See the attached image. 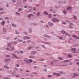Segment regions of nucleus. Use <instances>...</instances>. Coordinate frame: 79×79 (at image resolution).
Returning a JSON list of instances; mask_svg holds the SVG:
<instances>
[{"label":"nucleus","mask_w":79,"mask_h":79,"mask_svg":"<svg viewBox=\"0 0 79 79\" xmlns=\"http://www.w3.org/2000/svg\"><path fill=\"white\" fill-rule=\"evenodd\" d=\"M6 57H7V58H9V57H10V55H6Z\"/></svg>","instance_id":"obj_33"},{"label":"nucleus","mask_w":79,"mask_h":79,"mask_svg":"<svg viewBox=\"0 0 79 79\" xmlns=\"http://www.w3.org/2000/svg\"><path fill=\"white\" fill-rule=\"evenodd\" d=\"M11 47V44L9 43L7 45V47Z\"/></svg>","instance_id":"obj_26"},{"label":"nucleus","mask_w":79,"mask_h":79,"mask_svg":"<svg viewBox=\"0 0 79 79\" xmlns=\"http://www.w3.org/2000/svg\"><path fill=\"white\" fill-rule=\"evenodd\" d=\"M58 59L60 60H63V58L61 57H59L58 58Z\"/></svg>","instance_id":"obj_23"},{"label":"nucleus","mask_w":79,"mask_h":79,"mask_svg":"<svg viewBox=\"0 0 79 79\" xmlns=\"http://www.w3.org/2000/svg\"><path fill=\"white\" fill-rule=\"evenodd\" d=\"M12 2L13 3H15L16 2V0H13Z\"/></svg>","instance_id":"obj_51"},{"label":"nucleus","mask_w":79,"mask_h":79,"mask_svg":"<svg viewBox=\"0 0 79 79\" xmlns=\"http://www.w3.org/2000/svg\"><path fill=\"white\" fill-rule=\"evenodd\" d=\"M71 50L72 51H76V48H72Z\"/></svg>","instance_id":"obj_21"},{"label":"nucleus","mask_w":79,"mask_h":79,"mask_svg":"<svg viewBox=\"0 0 79 79\" xmlns=\"http://www.w3.org/2000/svg\"><path fill=\"white\" fill-rule=\"evenodd\" d=\"M58 3L60 5H61V4H62V2L61 1H59Z\"/></svg>","instance_id":"obj_27"},{"label":"nucleus","mask_w":79,"mask_h":79,"mask_svg":"<svg viewBox=\"0 0 79 79\" xmlns=\"http://www.w3.org/2000/svg\"><path fill=\"white\" fill-rule=\"evenodd\" d=\"M59 39L60 40H63V38H62V37H60L59 38Z\"/></svg>","instance_id":"obj_52"},{"label":"nucleus","mask_w":79,"mask_h":79,"mask_svg":"<svg viewBox=\"0 0 79 79\" xmlns=\"http://www.w3.org/2000/svg\"><path fill=\"white\" fill-rule=\"evenodd\" d=\"M73 23H70V25H69V28H71V29H73Z\"/></svg>","instance_id":"obj_7"},{"label":"nucleus","mask_w":79,"mask_h":79,"mask_svg":"<svg viewBox=\"0 0 79 79\" xmlns=\"http://www.w3.org/2000/svg\"><path fill=\"white\" fill-rule=\"evenodd\" d=\"M23 11V9L21 8H19L18 9V11Z\"/></svg>","instance_id":"obj_12"},{"label":"nucleus","mask_w":79,"mask_h":79,"mask_svg":"<svg viewBox=\"0 0 79 79\" xmlns=\"http://www.w3.org/2000/svg\"><path fill=\"white\" fill-rule=\"evenodd\" d=\"M71 7H68L67 10H71Z\"/></svg>","instance_id":"obj_38"},{"label":"nucleus","mask_w":79,"mask_h":79,"mask_svg":"<svg viewBox=\"0 0 79 79\" xmlns=\"http://www.w3.org/2000/svg\"><path fill=\"white\" fill-rule=\"evenodd\" d=\"M23 61H24V62H25L27 64H30V62L28 59H24Z\"/></svg>","instance_id":"obj_2"},{"label":"nucleus","mask_w":79,"mask_h":79,"mask_svg":"<svg viewBox=\"0 0 79 79\" xmlns=\"http://www.w3.org/2000/svg\"><path fill=\"white\" fill-rule=\"evenodd\" d=\"M76 64H77V65H79V62H77V63H76Z\"/></svg>","instance_id":"obj_61"},{"label":"nucleus","mask_w":79,"mask_h":79,"mask_svg":"<svg viewBox=\"0 0 79 79\" xmlns=\"http://www.w3.org/2000/svg\"><path fill=\"white\" fill-rule=\"evenodd\" d=\"M70 60H65L64 61V63H68L69 62H70Z\"/></svg>","instance_id":"obj_13"},{"label":"nucleus","mask_w":79,"mask_h":79,"mask_svg":"<svg viewBox=\"0 0 79 79\" xmlns=\"http://www.w3.org/2000/svg\"><path fill=\"white\" fill-rule=\"evenodd\" d=\"M31 42V40H29L27 41V43H28V44H29V43H30Z\"/></svg>","instance_id":"obj_34"},{"label":"nucleus","mask_w":79,"mask_h":79,"mask_svg":"<svg viewBox=\"0 0 79 79\" xmlns=\"http://www.w3.org/2000/svg\"><path fill=\"white\" fill-rule=\"evenodd\" d=\"M15 14L16 15H20V13L18 12H16Z\"/></svg>","instance_id":"obj_30"},{"label":"nucleus","mask_w":79,"mask_h":79,"mask_svg":"<svg viewBox=\"0 0 79 79\" xmlns=\"http://www.w3.org/2000/svg\"><path fill=\"white\" fill-rule=\"evenodd\" d=\"M18 37H16L14 38V40H16V39H18Z\"/></svg>","instance_id":"obj_48"},{"label":"nucleus","mask_w":79,"mask_h":79,"mask_svg":"<svg viewBox=\"0 0 79 79\" xmlns=\"http://www.w3.org/2000/svg\"><path fill=\"white\" fill-rule=\"evenodd\" d=\"M18 42H23V40H18Z\"/></svg>","instance_id":"obj_37"},{"label":"nucleus","mask_w":79,"mask_h":79,"mask_svg":"<svg viewBox=\"0 0 79 79\" xmlns=\"http://www.w3.org/2000/svg\"><path fill=\"white\" fill-rule=\"evenodd\" d=\"M56 76H60V74H59L56 73Z\"/></svg>","instance_id":"obj_49"},{"label":"nucleus","mask_w":79,"mask_h":79,"mask_svg":"<svg viewBox=\"0 0 79 79\" xmlns=\"http://www.w3.org/2000/svg\"><path fill=\"white\" fill-rule=\"evenodd\" d=\"M62 23L63 24H66V23L65 22H62Z\"/></svg>","instance_id":"obj_62"},{"label":"nucleus","mask_w":79,"mask_h":79,"mask_svg":"<svg viewBox=\"0 0 79 79\" xmlns=\"http://www.w3.org/2000/svg\"><path fill=\"white\" fill-rule=\"evenodd\" d=\"M13 55V56H14L15 57V58H16V59H19V57H17V56H16V55L14 54H12Z\"/></svg>","instance_id":"obj_14"},{"label":"nucleus","mask_w":79,"mask_h":79,"mask_svg":"<svg viewBox=\"0 0 79 79\" xmlns=\"http://www.w3.org/2000/svg\"><path fill=\"white\" fill-rule=\"evenodd\" d=\"M4 67L5 68H6V69H9V67H8V66L7 65H4Z\"/></svg>","instance_id":"obj_24"},{"label":"nucleus","mask_w":79,"mask_h":79,"mask_svg":"<svg viewBox=\"0 0 79 79\" xmlns=\"http://www.w3.org/2000/svg\"><path fill=\"white\" fill-rule=\"evenodd\" d=\"M72 37H74L75 38H76V39H79V37H77V36L75 35H72Z\"/></svg>","instance_id":"obj_10"},{"label":"nucleus","mask_w":79,"mask_h":79,"mask_svg":"<svg viewBox=\"0 0 79 79\" xmlns=\"http://www.w3.org/2000/svg\"><path fill=\"white\" fill-rule=\"evenodd\" d=\"M0 11H2V10H3V8L0 7Z\"/></svg>","instance_id":"obj_43"},{"label":"nucleus","mask_w":79,"mask_h":79,"mask_svg":"<svg viewBox=\"0 0 79 79\" xmlns=\"http://www.w3.org/2000/svg\"><path fill=\"white\" fill-rule=\"evenodd\" d=\"M78 75H79V74L77 75H76V73L75 74L74 73H73V76H72V77H75V76H78Z\"/></svg>","instance_id":"obj_9"},{"label":"nucleus","mask_w":79,"mask_h":79,"mask_svg":"<svg viewBox=\"0 0 79 79\" xmlns=\"http://www.w3.org/2000/svg\"><path fill=\"white\" fill-rule=\"evenodd\" d=\"M4 61L6 63H8V62H9L10 61H11V59H5Z\"/></svg>","instance_id":"obj_3"},{"label":"nucleus","mask_w":79,"mask_h":79,"mask_svg":"<svg viewBox=\"0 0 79 79\" xmlns=\"http://www.w3.org/2000/svg\"><path fill=\"white\" fill-rule=\"evenodd\" d=\"M44 15H48V13L46 11H45L44 12Z\"/></svg>","instance_id":"obj_22"},{"label":"nucleus","mask_w":79,"mask_h":79,"mask_svg":"<svg viewBox=\"0 0 79 79\" xmlns=\"http://www.w3.org/2000/svg\"><path fill=\"white\" fill-rule=\"evenodd\" d=\"M3 13H4V12H1L0 14V16L1 14H3Z\"/></svg>","instance_id":"obj_57"},{"label":"nucleus","mask_w":79,"mask_h":79,"mask_svg":"<svg viewBox=\"0 0 79 79\" xmlns=\"http://www.w3.org/2000/svg\"><path fill=\"white\" fill-rule=\"evenodd\" d=\"M3 32H5V31H6V29L3 28Z\"/></svg>","instance_id":"obj_47"},{"label":"nucleus","mask_w":79,"mask_h":79,"mask_svg":"<svg viewBox=\"0 0 79 79\" xmlns=\"http://www.w3.org/2000/svg\"><path fill=\"white\" fill-rule=\"evenodd\" d=\"M18 44V42H15L14 43V44Z\"/></svg>","instance_id":"obj_54"},{"label":"nucleus","mask_w":79,"mask_h":79,"mask_svg":"<svg viewBox=\"0 0 79 79\" xmlns=\"http://www.w3.org/2000/svg\"><path fill=\"white\" fill-rule=\"evenodd\" d=\"M24 8H27V6H24Z\"/></svg>","instance_id":"obj_63"},{"label":"nucleus","mask_w":79,"mask_h":79,"mask_svg":"<svg viewBox=\"0 0 79 79\" xmlns=\"http://www.w3.org/2000/svg\"><path fill=\"white\" fill-rule=\"evenodd\" d=\"M12 26L13 27H16V25H15L13 24H12Z\"/></svg>","instance_id":"obj_35"},{"label":"nucleus","mask_w":79,"mask_h":79,"mask_svg":"<svg viewBox=\"0 0 79 79\" xmlns=\"http://www.w3.org/2000/svg\"><path fill=\"white\" fill-rule=\"evenodd\" d=\"M15 49V48L14 47H12L10 48V51H13V50Z\"/></svg>","instance_id":"obj_20"},{"label":"nucleus","mask_w":79,"mask_h":79,"mask_svg":"<svg viewBox=\"0 0 79 79\" xmlns=\"http://www.w3.org/2000/svg\"><path fill=\"white\" fill-rule=\"evenodd\" d=\"M31 16H34V15H32V14H30L28 15L27 18H28L29 19V18H31Z\"/></svg>","instance_id":"obj_8"},{"label":"nucleus","mask_w":79,"mask_h":79,"mask_svg":"<svg viewBox=\"0 0 79 79\" xmlns=\"http://www.w3.org/2000/svg\"><path fill=\"white\" fill-rule=\"evenodd\" d=\"M37 53V52L36 51H33L31 52L30 54L31 55H35V53Z\"/></svg>","instance_id":"obj_6"},{"label":"nucleus","mask_w":79,"mask_h":79,"mask_svg":"<svg viewBox=\"0 0 79 79\" xmlns=\"http://www.w3.org/2000/svg\"><path fill=\"white\" fill-rule=\"evenodd\" d=\"M63 13H64V15H65V14H66V13H67V12H66V11H63Z\"/></svg>","instance_id":"obj_31"},{"label":"nucleus","mask_w":79,"mask_h":79,"mask_svg":"<svg viewBox=\"0 0 79 79\" xmlns=\"http://www.w3.org/2000/svg\"><path fill=\"white\" fill-rule=\"evenodd\" d=\"M52 21L54 23H55L56 22H59L60 21L59 19H56V18H53L52 19Z\"/></svg>","instance_id":"obj_1"},{"label":"nucleus","mask_w":79,"mask_h":79,"mask_svg":"<svg viewBox=\"0 0 79 79\" xmlns=\"http://www.w3.org/2000/svg\"><path fill=\"white\" fill-rule=\"evenodd\" d=\"M28 31H29V33H32V28H29L28 29Z\"/></svg>","instance_id":"obj_11"},{"label":"nucleus","mask_w":79,"mask_h":79,"mask_svg":"<svg viewBox=\"0 0 79 79\" xmlns=\"http://www.w3.org/2000/svg\"><path fill=\"white\" fill-rule=\"evenodd\" d=\"M33 25L34 26H37V23H34L33 24Z\"/></svg>","instance_id":"obj_42"},{"label":"nucleus","mask_w":79,"mask_h":79,"mask_svg":"<svg viewBox=\"0 0 79 79\" xmlns=\"http://www.w3.org/2000/svg\"><path fill=\"white\" fill-rule=\"evenodd\" d=\"M48 24L51 27H52V26H53V25H54V24H53V23H51L50 22H48Z\"/></svg>","instance_id":"obj_4"},{"label":"nucleus","mask_w":79,"mask_h":79,"mask_svg":"<svg viewBox=\"0 0 79 79\" xmlns=\"http://www.w3.org/2000/svg\"><path fill=\"white\" fill-rule=\"evenodd\" d=\"M33 10H34V11H35V10H36V9H35V7H33Z\"/></svg>","instance_id":"obj_60"},{"label":"nucleus","mask_w":79,"mask_h":79,"mask_svg":"<svg viewBox=\"0 0 79 79\" xmlns=\"http://www.w3.org/2000/svg\"><path fill=\"white\" fill-rule=\"evenodd\" d=\"M30 58H32V56H29Z\"/></svg>","instance_id":"obj_55"},{"label":"nucleus","mask_w":79,"mask_h":79,"mask_svg":"<svg viewBox=\"0 0 79 79\" xmlns=\"http://www.w3.org/2000/svg\"><path fill=\"white\" fill-rule=\"evenodd\" d=\"M15 77H20V76L17 75H15Z\"/></svg>","instance_id":"obj_36"},{"label":"nucleus","mask_w":79,"mask_h":79,"mask_svg":"<svg viewBox=\"0 0 79 79\" xmlns=\"http://www.w3.org/2000/svg\"><path fill=\"white\" fill-rule=\"evenodd\" d=\"M73 18H74V19H75L76 20H77V18L75 16H74V15H73Z\"/></svg>","instance_id":"obj_32"},{"label":"nucleus","mask_w":79,"mask_h":79,"mask_svg":"<svg viewBox=\"0 0 79 79\" xmlns=\"http://www.w3.org/2000/svg\"><path fill=\"white\" fill-rule=\"evenodd\" d=\"M29 61H30V62H32V61H33L32 60H31V59H29Z\"/></svg>","instance_id":"obj_50"},{"label":"nucleus","mask_w":79,"mask_h":79,"mask_svg":"<svg viewBox=\"0 0 79 79\" xmlns=\"http://www.w3.org/2000/svg\"><path fill=\"white\" fill-rule=\"evenodd\" d=\"M72 64H73V63L72 62H70L69 64V65H71Z\"/></svg>","instance_id":"obj_45"},{"label":"nucleus","mask_w":79,"mask_h":79,"mask_svg":"<svg viewBox=\"0 0 79 79\" xmlns=\"http://www.w3.org/2000/svg\"><path fill=\"white\" fill-rule=\"evenodd\" d=\"M15 32H16L17 34H19V32L17 30L15 31Z\"/></svg>","instance_id":"obj_29"},{"label":"nucleus","mask_w":79,"mask_h":79,"mask_svg":"<svg viewBox=\"0 0 79 79\" xmlns=\"http://www.w3.org/2000/svg\"><path fill=\"white\" fill-rule=\"evenodd\" d=\"M31 39V38L28 36H25L23 38L24 40H26V39Z\"/></svg>","instance_id":"obj_5"},{"label":"nucleus","mask_w":79,"mask_h":79,"mask_svg":"<svg viewBox=\"0 0 79 79\" xmlns=\"http://www.w3.org/2000/svg\"><path fill=\"white\" fill-rule=\"evenodd\" d=\"M32 44L33 45H35V42H32Z\"/></svg>","instance_id":"obj_56"},{"label":"nucleus","mask_w":79,"mask_h":79,"mask_svg":"<svg viewBox=\"0 0 79 79\" xmlns=\"http://www.w3.org/2000/svg\"><path fill=\"white\" fill-rule=\"evenodd\" d=\"M68 66V64H62L61 66Z\"/></svg>","instance_id":"obj_25"},{"label":"nucleus","mask_w":79,"mask_h":79,"mask_svg":"<svg viewBox=\"0 0 79 79\" xmlns=\"http://www.w3.org/2000/svg\"><path fill=\"white\" fill-rule=\"evenodd\" d=\"M48 39H50L51 38V37H50V36H48L47 37Z\"/></svg>","instance_id":"obj_59"},{"label":"nucleus","mask_w":79,"mask_h":79,"mask_svg":"<svg viewBox=\"0 0 79 79\" xmlns=\"http://www.w3.org/2000/svg\"><path fill=\"white\" fill-rule=\"evenodd\" d=\"M5 24V22L4 21H2L1 23V24L2 25V26H4V24Z\"/></svg>","instance_id":"obj_15"},{"label":"nucleus","mask_w":79,"mask_h":79,"mask_svg":"<svg viewBox=\"0 0 79 79\" xmlns=\"http://www.w3.org/2000/svg\"><path fill=\"white\" fill-rule=\"evenodd\" d=\"M44 44H48V45H50V43L46 42H44Z\"/></svg>","instance_id":"obj_18"},{"label":"nucleus","mask_w":79,"mask_h":79,"mask_svg":"<svg viewBox=\"0 0 79 79\" xmlns=\"http://www.w3.org/2000/svg\"><path fill=\"white\" fill-rule=\"evenodd\" d=\"M44 36L45 37H47L48 36V35H44Z\"/></svg>","instance_id":"obj_58"},{"label":"nucleus","mask_w":79,"mask_h":79,"mask_svg":"<svg viewBox=\"0 0 79 79\" xmlns=\"http://www.w3.org/2000/svg\"><path fill=\"white\" fill-rule=\"evenodd\" d=\"M68 56L69 57V58H71V57H72V56H71V55H70V54H69L68 55Z\"/></svg>","instance_id":"obj_40"},{"label":"nucleus","mask_w":79,"mask_h":79,"mask_svg":"<svg viewBox=\"0 0 79 79\" xmlns=\"http://www.w3.org/2000/svg\"><path fill=\"white\" fill-rule=\"evenodd\" d=\"M23 34H25V35H28V34H29L28 33L24 31H23Z\"/></svg>","instance_id":"obj_16"},{"label":"nucleus","mask_w":79,"mask_h":79,"mask_svg":"<svg viewBox=\"0 0 79 79\" xmlns=\"http://www.w3.org/2000/svg\"><path fill=\"white\" fill-rule=\"evenodd\" d=\"M20 53L23 54V51H20Z\"/></svg>","instance_id":"obj_64"},{"label":"nucleus","mask_w":79,"mask_h":79,"mask_svg":"<svg viewBox=\"0 0 79 79\" xmlns=\"http://www.w3.org/2000/svg\"><path fill=\"white\" fill-rule=\"evenodd\" d=\"M3 79H10V78H8V77H6V78H5V77H4V78H3Z\"/></svg>","instance_id":"obj_53"},{"label":"nucleus","mask_w":79,"mask_h":79,"mask_svg":"<svg viewBox=\"0 0 79 79\" xmlns=\"http://www.w3.org/2000/svg\"><path fill=\"white\" fill-rule=\"evenodd\" d=\"M48 17L49 18H51V17H52V15L50 14H49V15L48 16Z\"/></svg>","instance_id":"obj_41"},{"label":"nucleus","mask_w":79,"mask_h":79,"mask_svg":"<svg viewBox=\"0 0 79 79\" xmlns=\"http://www.w3.org/2000/svg\"><path fill=\"white\" fill-rule=\"evenodd\" d=\"M61 33L62 34H65V31H64V30H62L61 31Z\"/></svg>","instance_id":"obj_19"},{"label":"nucleus","mask_w":79,"mask_h":79,"mask_svg":"<svg viewBox=\"0 0 79 79\" xmlns=\"http://www.w3.org/2000/svg\"><path fill=\"white\" fill-rule=\"evenodd\" d=\"M32 48V47H29L28 48V50H30V49H31Z\"/></svg>","instance_id":"obj_39"},{"label":"nucleus","mask_w":79,"mask_h":79,"mask_svg":"<svg viewBox=\"0 0 79 79\" xmlns=\"http://www.w3.org/2000/svg\"><path fill=\"white\" fill-rule=\"evenodd\" d=\"M40 12H38L36 14L37 16H40Z\"/></svg>","instance_id":"obj_17"},{"label":"nucleus","mask_w":79,"mask_h":79,"mask_svg":"<svg viewBox=\"0 0 79 79\" xmlns=\"http://www.w3.org/2000/svg\"><path fill=\"white\" fill-rule=\"evenodd\" d=\"M48 77H52V75H50L48 76Z\"/></svg>","instance_id":"obj_28"},{"label":"nucleus","mask_w":79,"mask_h":79,"mask_svg":"<svg viewBox=\"0 0 79 79\" xmlns=\"http://www.w3.org/2000/svg\"><path fill=\"white\" fill-rule=\"evenodd\" d=\"M40 22L41 23H42L43 24H44V21L42 20H41L40 21Z\"/></svg>","instance_id":"obj_44"},{"label":"nucleus","mask_w":79,"mask_h":79,"mask_svg":"<svg viewBox=\"0 0 79 79\" xmlns=\"http://www.w3.org/2000/svg\"><path fill=\"white\" fill-rule=\"evenodd\" d=\"M59 73H60V74H63V72L62 71H60L59 72Z\"/></svg>","instance_id":"obj_46"}]
</instances>
